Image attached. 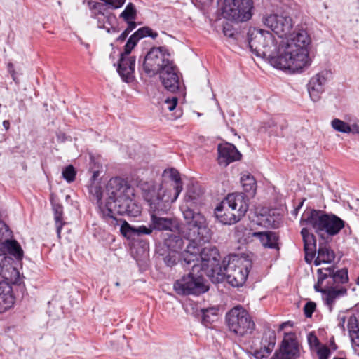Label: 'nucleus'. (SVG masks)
<instances>
[{"label": "nucleus", "instance_id": "obj_46", "mask_svg": "<svg viewBox=\"0 0 359 359\" xmlns=\"http://www.w3.org/2000/svg\"><path fill=\"white\" fill-rule=\"evenodd\" d=\"M10 236L11 232L9 231L8 226H6L3 221L0 220V242Z\"/></svg>", "mask_w": 359, "mask_h": 359}, {"label": "nucleus", "instance_id": "obj_6", "mask_svg": "<svg viewBox=\"0 0 359 359\" xmlns=\"http://www.w3.org/2000/svg\"><path fill=\"white\" fill-rule=\"evenodd\" d=\"M302 226H310L320 237L334 236L344 227V222L333 214H325L312 210L305 212L301 219Z\"/></svg>", "mask_w": 359, "mask_h": 359}, {"label": "nucleus", "instance_id": "obj_33", "mask_svg": "<svg viewBox=\"0 0 359 359\" xmlns=\"http://www.w3.org/2000/svg\"><path fill=\"white\" fill-rule=\"evenodd\" d=\"M325 88L313 81H309L308 84V91L311 100L317 102L320 100Z\"/></svg>", "mask_w": 359, "mask_h": 359}, {"label": "nucleus", "instance_id": "obj_7", "mask_svg": "<svg viewBox=\"0 0 359 359\" xmlns=\"http://www.w3.org/2000/svg\"><path fill=\"white\" fill-rule=\"evenodd\" d=\"M248 198L243 193H232L227 195L220 205L215 208V213L223 224H233L243 217L248 210Z\"/></svg>", "mask_w": 359, "mask_h": 359}, {"label": "nucleus", "instance_id": "obj_3", "mask_svg": "<svg viewBox=\"0 0 359 359\" xmlns=\"http://www.w3.org/2000/svg\"><path fill=\"white\" fill-rule=\"evenodd\" d=\"M192 199L186 196L185 203L181 206L183 217L187 226L185 236L189 241L186 250L182 252V257L188 264L198 259V253L202 250L197 243L207 242L210 238V231L205 216L191 208Z\"/></svg>", "mask_w": 359, "mask_h": 359}, {"label": "nucleus", "instance_id": "obj_35", "mask_svg": "<svg viewBox=\"0 0 359 359\" xmlns=\"http://www.w3.org/2000/svg\"><path fill=\"white\" fill-rule=\"evenodd\" d=\"M332 76V72L329 69H323L319 72L313 76H312L310 81H313V82H316L318 84H320L322 86L325 87L327 81L330 79Z\"/></svg>", "mask_w": 359, "mask_h": 359}, {"label": "nucleus", "instance_id": "obj_12", "mask_svg": "<svg viewBox=\"0 0 359 359\" xmlns=\"http://www.w3.org/2000/svg\"><path fill=\"white\" fill-rule=\"evenodd\" d=\"M262 22L266 27L280 38L288 36L292 37L295 34H292L294 27L293 20L285 12L267 15L263 18Z\"/></svg>", "mask_w": 359, "mask_h": 359}, {"label": "nucleus", "instance_id": "obj_15", "mask_svg": "<svg viewBox=\"0 0 359 359\" xmlns=\"http://www.w3.org/2000/svg\"><path fill=\"white\" fill-rule=\"evenodd\" d=\"M106 189L107 201H114L123 196H134V189L121 177L111 178Z\"/></svg>", "mask_w": 359, "mask_h": 359}, {"label": "nucleus", "instance_id": "obj_2", "mask_svg": "<svg viewBox=\"0 0 359 359\" xmlns=\"http://www.w3.org/2000/svg\"><path fill=\"white\" fill-rule=\"evenodd\" d=\"M218 255L217 249L212 248L210 251V257L204 260L203 268L208 270L207 276L213 283H219L226 278L233 287L242 286L247 280L252 262L245 257L231 255L226 264V259L223 261L222 267L219 264Z\"/></svg>", "mask_w": 359, "mask_h": 359}, {"label": "nucleus", "instance_id": "obj_36", "mask_svg": "<svg viewBox=\"0 0 359 359\" xmlns=\"http://www.w3.org/2000/svg\"><path fill=\"white\" fill-rule=\"evenodd\" d=\"M88 190L90 195L97 201V203L99 207L103 206L101 204V200L102 198V189L98 182H93L88 187Z\"/></svg>", "mask_w": 359, "mask_h": 359}, {"label": "nucleus", "instance_id": "obj_56", "mask_svg": "<svg viewBox=\"0 0 359 359\" xmlns=\"http://www.w3.org/2000/svg\"><path fill=\"white\" fill-rule=\"evenodd\" d=\"M212 0H195V4H198V6H207L209 5Z\"/></svg>", "mask_w": 359, "mask_h": 359}, {"label": "nucleus", "instance_id": "obj_23", "mask_svg": "<svg viewBox=\"0 0 359 359\" xmlns=\"http://www.w3.org/2000/svg\"><path fill=\"white\" fill-rule=\"evenodd\" d=\"M161 73V79L165 88L172 93L176 92L180 88V82L175 65L173 64L172 69H165Z\"/></svg>", "mask_w": 359, "mask_h": 359}, {"label": "nucleus", "instance_id": "obj_14", "mask_svg": "<svg viewBox=\"0 0 359 359\" xmlns=\"http://www.w3.org/2000/svg\"><path fill=\"white\" fill-rule=\"evenodd\" d=\"M88 6L95 17L97 19L98 27L105 29L109 32L111 23L116 20V17L108 12L109 7L107 2L102 1L101 2L90 1L88 2Z\"/></svg>", "mask_w": 359, "mask_h": 359}, {"label": "nucleus", "instance_id": "obj_27", "mask_svg": "<svg viewBox=\"0 0 359 359\" xmlns=\"http://www.w3.org/2000/svg\"><path fill=\"white\" fill-rule=\"evenodd\" d=\"M334 258L335 254L334 251L328 245L320 243L318 256L314 260V264L318 266L322 263H331L334 261Z\"/></svg>", "mask_w": 359, "mask_h": 359}, {"label": "nucleus", "instance_id": "obj_48", "mask_svg": "<svg viewBox=\"0 0 359 359\" xmlns=\"http://www.w3.org/2000/svg\"><path fill=\"white\" fill-rule=\"evenodd\" d=\"M177 102H178V99L177 97L175 96H173L172 97H168L165 100V107L169 110V111H172L175 109L177 104Z\"/></svg>", "mask_w": 359, "mask_h": 359}, {"label": "nucleus", "instance_id": "obj_28", "mask_svg": "<svg viewBox=\"0 0 359 359\" xmlns=\"http://www.w3.org/2000/svg\"><path fill=\"white\" fill-rule=\"evenodd\" d=\"M165 244L169 251L180 254L183 249L184 242L180 236L171 235L165 240Z\"/></svg>", "mask_w": 359, "mask_h": 359}, {"label": "nucleus", "instance_id": "obj_13", "mask_svg": "<svg viewBox=\"0 0 359 359\" xmlns=\"http://www.w3.org/2000/svg\"><path fill=\"white\" fill-rule=\"evenodd\" d=\"M133 196H123L114 201H107L104 206H100V210L104 219L112 225H118V220L116 217V215H125L129 201Z\"/></svg>", "mask_w": 359, "mask_h": 359}, {"label": "nucleus", "instance_id": "obj_40", "mask_svg": "<svg viewBox=\"0 0 359 359\" xmlns=\"http://www.w3.org/2000/svg\"><path fill=\"white\" fill-rule=\"evenodd\" d=\"M126 209L127 211L125 212V215L131 217H137L141 213V207L135 203L133 198L129 201Z\"/></svg>", "mask_w": 359, "mask_h": 359}, {"label": "nucleus", "instance_id": "obj_42", "mask_svg": "<svg viewBox=\"0 0 359 359\" xmlns=\"http://www.w3.org/2000/svg\"><path fill=\"white\" fill-rule=\"evenodd\" d=\"M13 303V297L11 293H4L0 295V309L6 310Z\"/></svg>", "mask_w": 359, "mask_h": 359}, {"label": "nucleus", "instance_id": "obj_20", "mask_svg": "<svg viewBox=\"0 0 359 359\" xmlns=\"http://www.w3.org/2000/svg\"><path fill=\"white\" fill-rule=\"evenodd\" d=\"M0 249L2 253H5L6 256L8 254L10 257L15 260V263H20L23 257L24 251L21 245L15 240L10 239V237L6 238L0 242Z\"/></svg>", "mask_w": 359, "mask_h": 359}, {"label": "nucleus", "instance_id": "obj_49", "mask_svg": "<svg viewBox=\"0 0 359 359\" xmlns=\"http://www.w3.org/2000/svg\"><path fill=\"white\" fill-rule=\"evenodd\" d=\"M317 354L319 359H328L330 354V351L327 346H323L318 348Z\"/></svg>", "mask_w": 359, "mask_h": 359}, {"label": "nucleus", "instance_id": "obj_47", "mask_svg": "<svg viewBox=\"0 0 359 359\" xmlns=\"http://www.w3.org/2000/svg\"><path fill=\"white\" fill-rule=\"evenodd\" d=\"M177 253H172L169 252V254L165 257V262L168 266H172L177 263V261L180 258V255H177Z\"/></svg>", "mask_w": 359, "mask_h": 359}, {"label": "nucleus", "instance_id": "obj_22", "mask_svg": "<svg viewBox=\"0 0 359 359\" xmlns=\"http://www.w3.org/2000/svg\"><path fill=\"white\" fill-rule=\"evenodd\" d=\"M318 273H330L327 277L326 285L341 286V284L346 283L348 281V270L341 269L334 271L332 267L319 269Z\"/></svg>", "mask_w": 359, "mask_h": 359}, {"label": "nucleus", "instance_id": "obj_5", "mask_svg": "<svg viewBox=\"0 0 359 359\" xmlns=\"http://www.w3.org/2000/svg\"><path fill=\"white\" fill-rule=\"evenodd\" d=\"M210 251L211 248H204L198 253V259L189 263V264L194 263L191 272L177 280L174 284V289L177 294L198 295L208 290V287L203 279V275L207 276L208 271L203 268V262L210 257ZM183 261L188 264L184 259Z\"/></svg>", "mask_w": 359, "mask_h": 359}, {"label": "nucleus", "instance_id": "obj_32", "mask_svg": "<svg viewBox=\"0 0 359 359\" xmlns=\"http://www.w3.org/2000/svg\"><path fill=\"white\" fill-rule=\"evenodd\" d=\"M202 323L208 327L217 318L218 309L215 307H210L201 309Z\"/></svg>", "mask_w": 359, "mask_h": 359}, {"label": "nucleus", "instance_id": "obj_39", "mask_svg": "<svg viewBox=\"0 0 359 359\" xmlns=\"http://www.w3.org/2000/svg\"><path fill=\"white\" fill-rule=\"evenodd\" d=\"M122 224L120 228L121 233L128 239L135 236V226H131L126 220L121 221Z\"/></svg>", "mask_w": 359, "mask_h": 359}, {"label": "nucleus", "instance_id": "obj_10", "mask_svg": "<svg viewBox=\"0 0 359 359\" xmlns=\"http://www.w3.org/2000/svg\"><path fill=\"white\" fill-rule=\"evenodd\" d=\"M173 62L168 50L163 46L151 48L144 57L143 69L150 76L165 69H172Z\"/></svg>", "mask_w": 359, "mask_h": 359}, {"label": "nucleus", "instance_id": "obj_52", "mask_svg": "<svg viewBox=\"0 0 359 359\" xmlns=\"http://www.w3.org/2000/svg\"><path fill=\"white\" fill-rule=\"evenodd\" d=\"M308 342L311 346L314 347H317L320 344L318 337L313 333H309L308 334Z\"/></svg>", "mask_w": 359, "mask_h": 359}, {"label": "nucleus", "instance_id": "obj_34", "mask_svg": "<svg viewBox=\"0 0 359 359\" xmlns=\"http://www.w3.org/2000/svg\"><path fill=\"white\" fill-rule=\"evenodd\" d=\"M276 344V334L273 332L269 333L268 337L266 335L263 341V349L265 351V355L269 356L273 351Z\"/></svg>", "mask_w": 359, "mask_h": 359}, {"label": "nucleus", "instance_id": "obj_63", "mask_svg": "<svg viewBox=\"0 0 359 359\" xmlns=\"http://www.w3.org/2000/svg\"><path fill=\"white\" fill-rule=\"evenodd\" d=\"M97 175H98V172H94V173L93 175V180H95V178L97 177Z\"/></svg>", "mask_w": 359, "mask_h": 359}, {"label": "nucleus", "instance_id": "obj_8", "mask_svg": "<svg viewBox=\"0 0 359 359\" xmlns=\"http://www.w3.org/2000/svg\"><path fill=\"white\" fill-rule=\"evenodd\" d=\"M249 47L257 57L269 60L276 57L278 46L272 33L262 29L250 28L248 32Z\"/></svg>", "mask_w": 359, "mask_h": 359}, {"label": "nucleus", "instance_id": "obj_41", "mask_svg": "<svg viewBox=\"0 0 359 359\" xmlns=\"http://www.w3.org/2000/svg\"><path fill=\"white\" fill-rule=\"evenodd\" d=\"M62 175L67 182L71 183L75 180L76 172L73 165H69L62 170Z\"/></svg>", "mask_w": 359, "mask_h": 359}, {"label": "nucleus", "instance_id": "obj_30", "mask_svg": "<svg viewBox=\"0 0 359 359\" xmlns=\"http://www.w3.org/2000/svg\"><path fill=\"white\" fill-rule=\"evenodd\" d=\"M146 36H150L151 39H155L158 36V33L153 31V29L149 27H144L140 28L132 34L128 40H131V41L134 42L135 45H136L140 39Z\"/></svg>", "mask_w": 359, "mask_h": 359}, {"label": "nucleus", "instance_id": "obj_60", "mask_svg": "<svg viewBox=\"0 0 359 359\" xmlns=\"http://www.w3.org/2000/svg\"><path fill=\"white\" fill-rule=\"evenodd\" d=\"M287 325H292L290 324V322L283 323L282 324L280 325L279 330H282Z\"/></svg>", "mask_w": 359, "mask_h": 359}, {"label": "nucleus", "instance_id": "obj_25", "mask_svg": "<svg viewBox=\"0 0 359 359\" xmlns=\"http://www.w3.org/2000/svg\"><path fill=\"white\" fill-rule=\"evenodd\" d=\"M347 289L344 286L326 285V290L323 294V299L329 306L330 311H332L335 299L345 295Z\"/></svg>", "mask_w": 359, "mask_h": 359}, {"label": "nucleus", "instance_id": "obj_37", "mask_svg": "<svg viewBox=\"0 0 359 359\" xmlns=\"http://www.w3.org/2000/svg\"><path fill=\"white\" fill-rule=\"evenodd\" d=\"M331 126L334 130L337 132L343 133H351L350 124L339 118H334L331 121Z\"/></svg>", "mask_w": 359, "mask_h": 359}, {"label": "nucleus", "instance_id": "obj_54", "mask_svg": "<svg viewBox=\"0 0 359 359\" xmlns=\"http://www.w3.org/2000/svg\"><path fill=\"white\" fill-rule=\"evenodd\" d=\"M350 129L351 133L358 134L359 135V121H356L350 125Z\"/></svg>", "mask_w": 359, "mask_h": 359}, {"label": "nucleus", "instance_id": "obj_64", "mask_svg": "<svg viewBox=\"0 0 359 359\" xmlns=\"http://www.w3.org/2000/svg\"><path fill=\"white\" fill-rule=\"evenodd\" d=\"M260 351L262 352V354H264L265 353V351H264V349L262 347H261V348L259 349Z\"/></svg>", "mask_w": 359, "mask_h": 359}, {"label": "nucleus", "instance_id": "obj_16", "mask_svg": "<svg viewBox=\"0 0 359 359\" xmlns=\"http://www.w3.org/2000/svg\"><path fill=\"white\" fill-rule=\"evenodd\" d=\"M299 352L294 333H285L280 349L271 359H295Z\"/></svg>", "mask_w": 359, "mask_h": 359}, {"label": "nucleus", "instance_id": "obj_44", "mask_svg": "<svg viewBox=\"0 0 359 359\" xmlns=\"http://www.w3.org/2000/svg\"><path fill=\"white\" fill-rule=\"evenodd\" d=\"M348 330L352 342L359 346V328L358 325L353 326L352 323H348Z\"/></svg>", "mask_w": 359, "mask_h": 359}, {"label": "nucleus", "instance_id": "obj_55", "mask_svg": "<svg viewBox=\"0 0 359 359\" xmlns=\"http://www.w3.org/2000/svg\"><path fill=\"white\" fill-rule=\"evenodd\" d=\"M128 22V27L125 30L127 32L130 33V32H132V30H133L135 28L136 24L133 20H130L129 22Z\"/></svg>", "mask_w": 359, "mask_h": 359}, {"label": "nucleus", "instance_id": "obj_24", "mask_svg": "<svg viewBox=\"0 0 359 359\" xmlns=\"http://www.w3.org/2000/svg\"><path fill=\"white\" fill-rule=\"evenodd\" d=\"M301 234L304 241L305 261L309 264L313 261L316 255V241L314 235L310 233L306 227L302 228Z\"/></svg>", "mask_w": 359, "mask_h": 359}, {"label": "nucleus", "instance_id": "obj_19", "mask_svg": "<svg viewBox=\"0 0 359 359\" xmlns=\"http://www.w3.org/2000/svg\"><path fill=\"white\" fill-rule=\"evenodd\" d=\"M218 163L220 165L227 166L231 163L240 160L241 153L236 147L230 143L220 144L218 145Z\"/></svg>", "mask_w": 359, "mask_h": 359}, {"label": "nucleus", "instance_id": "obj_17", "mask_svg": "<svg viewBox=\"0 0 359 359\" xmlns=\"http://www.w3.org/2000/svg\"><path fill=\"white\" fill-rule=\"evenodd\" d=\"M299 352L294 333H285L280 349L271 359H295Z\"/></svg>", "mask_w": 359, "mask_h": 359}, {"label": "nucleus", "instance_id": "obj_57", "mask_svg": "<svg viewBox=\"0 0 359 359\" xmlns=\"http://www.w3.org/2000/svg\"><path fill=\"white\" fill-rule=\"evenodd\" d=\"M255 356L257 359H263L268 357L267 355H265V353L262 354V352L259 350L255 352Z\"/></svg>", "mask_w": 359, "mask_h": 359}, {"label": "nucleus", "instance_id": "obj_51", "mask_svg": "<svg viewBox=\"0 0 359 359\" xmlns=\"http://www.w3.org/2000/svg\"><path fill=\"white\" fill-rule=\"evenodd\" d=\"M11 283H8L6 280H0V295L4 293H11V287L10 286Z\"/></svg>", "mask_w": 359, "mask_h": 359}, {"label": "nucleus", "instance_id": "obj_9", "mask_svg": "<svg viewBox=\"0 0 359 359\" xmlns=\"http://www.w3.org/2000/svg\"><path fill=\"white\" fill-rule=\"evenodd\" d=\"M226 322L229 331L238 337L251 334L255 329L250 313L241 306H236L226 313Z\"/></svg>", "mask_w": 359, "mask_h": 359}, {"label": "nucleus", "instance_id": "obj_31", "mask_svg": "<svg viewBox=\"0 0 359 359\" xmlns=\"http://www.w3.org/2000/svg\"><path fill=\"white\" fill-rule=\"evenodd\" d=\"M53 210L54 212L57 234V236L60 238L61 229L62 226L65 224V222L63 221V208L60 204L54 203L53 205Z\"/></svg>", "mask_w": 359, "mask_h": 359}, {"label": "nucleus", "instance_id": "obj_29", "mask_svg": "<svg viewBox=\"0 0 359 359\" xmlns=\"http://www.w3.org/2000/svg\"><path fill=\"white\" fill-rule=\"evenodd\" d=\"M241 183L245 192L251 196L255 194L257 184L252 175L250 174L243 175L241 177Z\"/></svg>", "mask_w": 359, "mask_h": 359}, {"label": "nucleus", "instance_id": "obj_1", "mask_svg": "<svg viewBox=\"0 0 359 359\" xmlns=\"http://www.w3.org/2000/svg\"><path fill=\"white\" fill-rule=\"evenodd\" d=\"M311 41L305 30H299L279 45L276 57L271 59V65L277 69L292 73L302 72L311 64L309 52Z\"/></svg>", "mask_w": 359, "mask_h": 359}, {"label": "nucleus", "instance_id": "obj_43", "mask_svg": "<svg viewBox=\"0 0 359 359\" xmlns=\"http://www.w3.org/2000/svg\"><path fill=\"white\" fill-rule=\"evenodd\" d=\"M318 282H317L316 284H315L314 289H315V290L316 292H321L323 294L324 292H325V290H326V284L324 285V288H323V282L325 280L327 281V277L330 273H327L326 274V273H318Z\"/></svg>", "mask_w": 359, "mask_h": 359}, {"label": "nucleus", "instance_id": "obj_53", "mask_svg": "<svg viewBox=\"0 0 359 359\" xmlns=\"http://www.w3.org/2000/svg\"><path fill=\"white\" fill-rule=\"evenodd\" d=\"M135 45L134 42H132L131 40H128L126 44L124 46V52L121 55H130L131 50L134 48Z\"/></svg>", "mask_w": 359, "mask_h": 359}, {"label": "nucleus", "instance_id": "obj_26", "mask_svg": "<svg viewBox=\"0 0 359 359\" xmlns=\"http://www.w3.org/2000/svg\"><path fill=\"white\" fill-rule=\"evenodd\" d=\"M252 236L258 238L265 248H278V236L272 231L254 232Z\"/></svg>", "mask_w": 359, "mask_h": 359}, {"label": "nucleus", "instance_id": "obj_58", "mask_svg": "<svg viewBox=\"0 0 359 359\" xmlns=\"http://www.w3.org/2000/svg\"><path fill=\"white\" fill-rule=\"evenodd\" d=\"M128 34H129V33L127 32L126 30H124L120 34V36L117 38V40L119 41H123L126 39V37L128 36Z\"/></svg>", "mask_w": 359, "mask_h": 359}, {"label": "nucleus", "instance_id": "obj_38", "mask_svg": "<svg viewBox=\"0 0 359 359\" xmlns=\"http://www.w3.org/2000/svg\"><path fill=\"white\" fill-rule=\"evenodd\" d=\"M120 17L126 22L134 20L136 18V9L135 6L132 3H129L124 11L121 13Z\"/></svg>", "mask_w": 359, "mask_h": 359}, {"label": "nucleus", "instance_id": "obj_11", "mask_svg": "<svg viewBox=\"0 0 359 359\" xmlns=\"http://www.w3.org/2000/svg\"><path fill=\"white\" fill-rule=\"evenodd\" d=\"M252 0H224L222 15L229 20L245 22L250 19Z\"/></svg>", "mask_w": 359, "mask_h": 359}, {"label": "nucleus", "instance_id": "obj_50", "mask_svg": "<svg viewBox=\"0 0 359 359\" xmlns=\"http://www.w3.org/2000/svg\"><path fill=\"white\" fill-rule=\"evenodd\" d=\"M316 304L313 302H309L304 305V311L307 318L311 317L316 309Z\"/></svg>", "mask_w": 359, "mask_h": 359}, {"label": "nucleus", "instance_id": "obj_62", "mask_svg": "<svg viewBox=\"0 0 359 359\" xmlns=\"http://www.w3.org/2000/svg\"><path fill=\"white\" fill-rule=\"evenodd\" d=\"M8 72H12L13 69H14V65L13 63L10 62L8 64Z\"/></svg>", "mask_w": 359, "mask_h": 359}, {"label": "nucleus", "instance_id": "obj_45", "mask_svg": "<svg viewBox=\"0 0 359 359\" xmlns=\"http://www.w3.org/2000/svg\"><path fill=\"white\" fill-rule=\"evenodd\" d=\"M135 236H140L142 235H150L152 233L153 229H152L151 224L150 226H149V227L144 226V225L135 227Z\"/></svg>", "mask_w": 359, "mask_h": 359}, {"label": "nucleus", "instance_id": "obj_4", "mask_svg": "<svg viewBox=\"0 0 359 359\" xmlns=\"http://www.w3.org/2000/svg\"><path fill=\"white\" fill-rule=\"evenodd\" d=\"M170 182H163L158 187H154L144 194V199L149 206L158 211L169 210L170 204L175 202L182 190V182L180 172L174 169L164 171Z\"/></svg>", "mask_w": 359, "mask_h": 359}, {"label": "nucleus", "instance_id": "obj_21", "mask_svg": "<svg viewBox=\"0 0 359 359\" xmlns=\"http://www.w3.org/2000/svg\"><path fill=\"white\" fill-rule=\"evenodd\" d=\"M135 65V57L121 55L118 66V72L124 81L129 82L133 79Z\"/></svg>", "mask_w": 359, "mask_h": 359}, {"label": "nucleus", "instance_id": "obj_59", "mask_svg": "<svg viewBox=\"0 0 359 359\" xmlns=\"http://www.w3.org/2000/svg\"><path fill=\"white\" fill-rule=\"evenodd\" d=\"M3 126L5 128V130L7 131L10 128V122L8 120H5L3 121Z\"/></svg>", "mask_w": 359, "mask_h": 359}, {"label": "nucleus", "instance_id": "obj_18", "mask_svg": "<svg viewBox=\"0 0 359 359\" xmlns=\"http://www.w3.org/2000/svg\"><path fill=\"white\" fill-rule=\"evenodd\" d=\"M150 208L152 211L151 215V224L152 229L173 231L178 227V224L175 219L163 217L161 216V215L167 212L168 210L165 211H158L154 210L151 206H150Z\"/></svg>", "mask_w": 359, "mask_h": 359}, {"label": "nucleus", "instance_id": "obj_61", "mask_svg": "<svg viewBox=\"0 0 359 359\" xmlns=\"http://www.w3.org/2000/svg\"><path fill=\"white\" fill-rule=\"evenodd\" d=\"M9 73L11 74L13 81L15 82V83H18V81L16 79V76H15V69H13L12 72H9Z\"/></svg>", "mask_w": 359, "mask_h": 359}]
</instances>
